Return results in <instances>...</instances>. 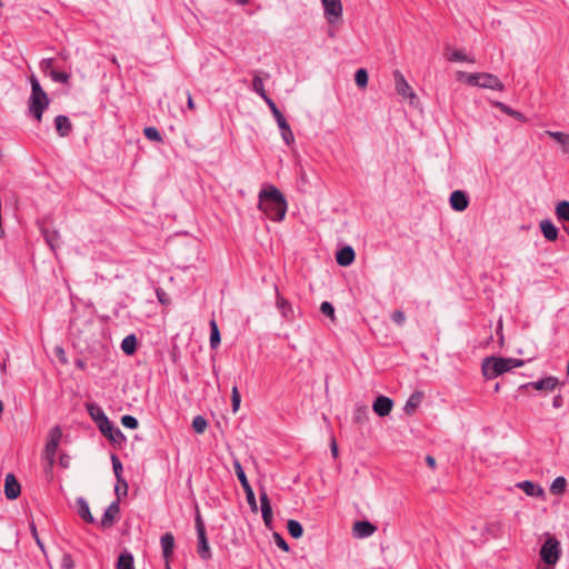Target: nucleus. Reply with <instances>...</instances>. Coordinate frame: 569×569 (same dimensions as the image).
<instances>
[{"label": "nucleus", "mask_w": 569, "mask_h": 569, "mask_svg": "<svg viewBox=\"0 0 569 569\" xmlns=\"http://www.w3.org/2000/svg\"><path fill=\"white\" fill-rule=\"evenodd\" d=\"M21 492V487L13 473H8L4 478V495L9 500L17 499Z\"/></svg>", "instance_id": "nucleus-16"}, {"label": "nucleus", "mask_w": 569, "mask_h": 569, "mask_svg": "<svg viewBox=\"0 0 569 569\" xmlns=\"http://www.w3.org/2000/svg\"><path fill=\"white\" fill-rule=\"evenodd\" d=\"M546 134L561 144L563 152H569V134L560 131H546Z\"/></svg>", "instance_id": "nucleus-34"}, {"label": "nucleus", "mask_w": 569, "mask_h": 569, "mask_svg": "<svg viewBox=\"0 0 569 569\" xmlns=\"http://www.w3.org/2000/svg\"><path fill=\"white\" fill-rule=\"evenodd\" d=\"M277 308L280 310L281 315L287 319V320H292L295 315H293V309L290 305V302L283 298L278 291H277Z\"/></svg>", "instance_id": "nucleus-28"}, {"label": "nucleus", "mask_w": 569, "mask_h": 569, "mask_svg": "<svg viewBox=\"0 0 569 569\" xmlns=\"http://www.w3.org/2000/svg\"><path fill=\"white\" fill-rule=\"evenodd\" d=\"M116 569H136L132 553L127 550L121 552L118 557Z\"/></svg>", "instance_id": "nucleus-31"}, {"label": "nucleus", "mask_w": 569, "mask_h": 569, "mask_svg": "<svg viewBox=\"0 0 569 569\" xmlns=\"http://www.w3.org/2000/svg\"><path fill=\"white\" fill-rule=\"evenodd\" d=\"M423 400V392L422 391H415L411 393V396L408 398L405 405V412L409 416L413 415L417 410V408L421 405Z\"/></svg>", "instance_id": "nucleus-25"}, {"label": "nucleus", "mask_w": 569, "mask_h": 569, "mask_svg": "<svg viewBox=\"0 0 569 569\" xmlns=\"http://www.w3.org/2000/svg\"><path fill=\"white\" fill-rule=\"evenodd\" d=\"M260 508L262 519L267 528H271L272 523V508L267 492L263 490L260 492Z\"/></svg>", "instance_id": "nucleus-18"}, {"label": "nucleus", "mask_w": 569, "mask_h": 569, "mask_svg": "<svg viewBox=\"0 0 569 569\" xmlns=\"http://www.w3.org/2000/svg\"><path fill=\"white\" fill-rule=\"evenodd\" d=\"M194 523L198 538L197 552L202 560H209L212 557V553L207 537L206 526L198 509L196 512Z\"/></svg>", "instance_id": "nucleus-4"}, {"label": "nucleus", "mask_w": 569, "mask_h": 569, "mask_svg": "<svg viewBox=\"0 0 569 569\" xmlns=\"http://www.w3.org/2000/svg\"><path fill=\"white\" fill-rule=\"evenodd\" d=\"M43 239L51 251L56 253L57 249L60 247V234L57 230L50 231L47 228H40Z\"/></svg>", "instance_id": "nucleus-23"}, {"label": "nucleus", "mask_w": 569, "mask_h": 569, "mask_svg": "<svg viewBox=\"0 0 569 569\" xmlns=\"http://www.w3.org/2000/svg\"><path fill=\"white\" fill-rule=\"evenodd\" d=\"M520 487L523 489V491L528 496H535L536 495L537 486L533 482L527 480V481L521 482Z\"/></svg>", "instance_id": "nucleus-53"}, {"label": "nucleus", "mask_w": 569, "mask_h": 569, "mask_svg": "<svg viewBox=\"0 0 569 569\" xmlns=\"http://www.w3.org/2000/svg\"><path fill=\"white\" fill-rule=\"evenodd\" d=\"M99 430L112 443L120 445L126 441V437L122 431L114 427L110 420L99 426Z\"/></svg>", "instance_id": "nucleus-9"}, {"label": "nucleus", "mask_w": 569, "mask_h": 569, "mask_svg": "<svg viewBox=\"0 0 569 569\" xmlns=\"http://www.w3.org/2000/svg\"><path fill=\"white\" fill-rule=\"evenodd\" d=\"M482 375L487 379H495L498 376L510 371L508 358L487 357L481 365Z\"/></svg>", "instance_id": "nucleus-3"}, {"label": "nucleus", "mask_w": 569, "mask_h": 569, "mask_svg": "<svg viewBox=\"0 0 569 569\" xmlns=\"http://www.w3.org/2000/svg\"><path fill=\"white\" fill-rule=\"evenodd\" d=\"M355 250L350 246H345L336 254L337 263L341 267L350 266L355 261Z\"/></svg>", "instance_id": "nucleus-19"}, {"label": "nucleus", "mask_w": 569, "mask_h": 569, "mask_svg": "<svg viewBox=\"0 0 569 569\" xmlns=\"http://www.w3.org/2000/svg\"><path fill=\"white\" fill-rule=\"evenodd\" d=\"M330 448H331L332 456L337 457L338 456V447H337L336 440L331 441Z\"/></svg>", "instance_id": "nucleus-63"}, {"label": "nucleus", "mask_w": 569, "mask_h": 569, "mask_svg": "<svg viewBox=\"0 0 569 569\" xmlns=\"http://www.w3.org/2000/svg\"><path fill=\"white\" fill-rule=\"evenodd\" d=\"M87 411L91 419L96 422L97 427L103 425L106 421L109 420L102 408L97 403H87L86 405Z\"/></svg>", "instance_id": "nucleus-20"}, {"label": "nucleus", "mask_w": 569, "mask_h": 569, "mask_svg": "<svg viewBox=\"0 0 569 569\" xmlns=\"http://www.w3.org/2000/svg\"><path fill=\"white\" fill-rule=\"evenodd\" d=\"M560 553V542L553 536H548L539 552L541 560L546 565L553 566L559 560Z\"/></svg>", "instance_id": "nucleus-6"}, {"label": "nucleus", "mask_w": 569, "mask_h": 569, "mask_svg": "<svg viewBox=\"0 0 569 569\" xmlns=\"http://www.w3.org/2000/svg\"><path fill=\"white\" fill-rule=\"evenodd\" d=\"M391 320L399 327L403 326L406 322V316L405 312L400 309L395 310L391 313Z\"/></svg>", "instance_id": "nucleus-49"}, {"label": "nucleus", "mask_w": 569, "mask_h": 569, "mask_svg": "<svg viewBox=\"0 0 569 569\" xmlns=\"http://www.w3.org/2000/svg\"><path fill=\"white\" fill-rule=\"evenodd\" d=\"M320 311L329 317L331 320H335V308L332 306V303H330L329 301H323L320 306Z\"/></svg>", "instance_id": "nucleus-48"}, {"label": "nucleus", "mask_w": 569, "mask_h": 569, "mask_svg": "<svg viewBox=\"0 0 569 569\" xmlns=\"http://www.w3.org/2000/svg\"><path fill=\"white\" fill-rule=\"evenodd\" d=\"M233 467H234L236 475L241 483V487L243 488V491L246 493L247 501L250 506V509L253 512H256L258 510L256 496H254L252 487L250 486V483L247 479L243 468H242L241 463L237 460L234 461Z\"/></svg>", "instance_id": "nucleus-8"}, {"label": "nucleus", "mask_w": 569, "mask_h": 569, "mask_svg": "<svg viewBox=\"0 0 569 569\" xmlns=\"http://www.w3.org/2000/svg\"><path fill=\"white\" fill-rule=\"evenodd\" d=\"M29 527H30V532H31L32 537L36 539V529H37L36 522L32 520L30 522Z\"/></svg>", "instance_id": "nucleus-64"}, {"label": "nucleus", "mask_w": 569, "mask_h": 569, "mask_svg": "<svg viewBox=\"0 0 569 569\" xmlns=\"http://www.w3.org/2000/svg\"><path fill=\"white\" fill-rule=\"evenodd\" d=\"M466 77L467 83L472 87H480L485 89H492L497 91H503L505 84L500 79L492 73H466L463 71L458 72V79Z\"/></svg>", "instance_id": "nucleus-2"}, {"label": "nucleus", "mask_w": 569, "mask_h": 569, "mask_svg": "<svg viewBox=\"0 0 569 569\" xmlns=\"http://www.w3.org/2000/svg\"><path fill=\"white\" fill-rule=\"evenodd\" d=\"M393 78L396 83V91L398 94L403 98H409L410 100L417 98L411 86L407 82L403 74L399 70L393 71Z\"/></svg>", "instance_id": "nucleus-11"}, {"label": "nucleus", "mask_w": 569, "mask_h": 569, "mask_svg": "<svg viewBox=\"0 0 569 569\" xmlns=\"http://www.w3.org/2000/svg\"><path fill=\"white\" fill-rule=\"evenodd\" d=\"M562 402H563L562 396L561 395H557V396L553 397L552 406L555 408H560L562 406Z\"/></svg>", "instance_id": "nucleus-61"}, {"label": "nucleus", "mask_w": 569, "mask_h": 569, "mask_svg": "<svg viewBox=\"0 0 569 569\" xmlns=\"http://www.w3.org/2000/svg\"><path fill=\"white\" fill-rule=\"evenodd\" d=\"M392 407V399L386 396H378L372 405L375 413L378 415L379 417L388 416L391 412Z\"/></svg>", "instance_id": "nucleus-15"}, {"label": "nucleus", "mask_w": 569, "mask_h": 569, "mask_svg": "<svg viewBox=\"0 0 569 569\" xmlns=\"http://www.w3.org/2000/svg\"><path fill=\"white\" fill-rule=\"evenodd\" d=\"M426 463L431 468V469H435L436 468V459L432 457V456H427L426 457Z\"/></svg>", "instance_id": "nucleus-62"}, {"label": "nucleus", "mask_w": 569, "mask_h": 569, "mask_svg": "<svg viewBox=\"0 0 569 569\" xmlns=\"http://www.w3.org/2000/svg\"><path fill=\"white\" fill-rule=\"evenodd\" d=\"M377 527L368 520H359L353 523L352 535L355 538L363 539L372 536Z\"/></svg>", "instance_id": "nucleus-13"}, {"label": "nucleus", "mask_w": 569, "mask_h": 569, "mask_svg": "<svg viewBox=\"0 0 569 569\" xmlns=\"http://www.w3.org/2000/svg\"><path fill=\"white\" fill-rule=\"evenodd\" d=\"M368 79H369V76H368V72L366 69L360 68L356 71L355 81L359 88H361V89L366 88L368 84Z\"/></svg>", "instance_id": "nucleus-43"}, {"label": "nucleus", "mask_w": 569, "mask_h": 569, "mask_svg": "<svg viewBox=\"0 0 569 569\" xmlns=\"http://www.w3.org/2000/svg\"><path fill=\"white\" fill-rule=\"evenodd\" d=\"M566 486H567V480H566V478H563V477H557V478L552 481V483H551V486H550V492H551L552 495H557V496H558V495H562V493L565 492V490H566Z\"/></svg>", "instance_id": "nucleus-41"}, {"label": "nucleus", "mask_w": 569, "mask_h": 569, "mask_svg": "<svg viewBox=\"0 0 569 569\" xmlns=\"http://www.w3.org/2000/svg\"><path fill=\"white\" fill-rule=\"evenodd\" d=\"M59 463L62 468H68L70 463V457L66 453L60 455Z\"/></svg>", "instance_id": "nucleus-59"}, {"label": "nucleus", "mask_w": 569, "mask_h": 569, "mask_svg": "<svg viewBox=\"0 0 569 569\" xmlns=\"http://www.w3.org/2000/svg\"><path fill=\"white\" fill-rule=\"evenodd\" d=\"M508 362H509L510 370L513 369V368L522 367L525 365V360H522V359H515V358H508Z\"/></svg>", "instance_id": "nucleus-57"}, {"label": "nucleus", "mask_w": 569, "mask_h": 569, "mask_svg": "<svg viewBox=\"0 0 569 569\" xmlns=\"http://www.w3.org/2000/svg\"><path fill=\"white\" fill-rule=\"evenodd\" d=\"M287 201L278 188L272 184L263 187L259 192L258 208L273 221L283 220L287 212Z\"/></svg>", "instance_id": "nucleus-1"}, {"label": "nucleus", "mask_w": 569, "mask_h": 569, "mask_svg": "<svg viewBox=\"0 0 569 569\" xmlns=\"http://www.w3.org/2000/svg\"><path fill=\"white\" fill-rule=\"evenodd\" d=\"M187 106H188V109H190L192 111L196 110V104L193 102L190 91H187Z\"/></svg>", "instance_id": "nucleus-60"}, {"label": "nucleus", "mask_w": 569, "mask_h": 569, "mask_svg": "<svg viewBox=\"0 0 569 569\" xmlns=\"http://www.w3.org/2000/svg\"><path fill=\"white\" fill-rule=\"evenodd\" d=\"M287 530H288L289 535L295 539H299L303 535L302 525L298 520H295V519L288 520Z\"/></svg>", "instance_id": "nucleus-36"}, {"label": "nucleus", "mask_w": 569, "mask_h": 569, "mask_svg": "<svg viewBox=\"0 0 569 569\" xmlns=\"http://www.w3.org/2000/svg\"><path fill=\"white\" fill-rule=\"evenodd\" d=\"M119 512H120L119 501L111 502L109 505V507L106 509V511L100 520V526L102 528H110L113 525L117 517L119 516Z\"/></svg>", "instance_id": "nucleus-17"}, {"label": "nucleus", "mask_w": 569, "mask_h": 569, "mask_svg": "<svg viewBox=\"0 0 569 569\" xmlns=\"http://www.w3.org/2000/svg\"><path fill=\"white\" fill-rule=\"evenodd\" d=\"M210 326V348L217 349L221 342L220 331L214 319H211L209 322Z\"/></svg>", "instance_id": "nucleus-35"}, {"label": "nucleus", "mask_w": 569, "mask_h": 569, "mask_svg": "<svg viewBox=\"0 0 569 569\" xmlns=\"http://www.w3.org/2000/svg\"><path fill=\"white\" fill-rule=\"evenodd\" d=\"M156 296H157L158 301L161 305H163V306L170 305L171 299H170L169 295L162 288L156 289Z\"/></svg>", "instance_id": "nucleus-50"}, {"label": "nucleus", "mask_w": 569, "mask_h": 569, "mask_svg": "<svg viewBox=\"0 0 569 569\" xmlns=\"http://www.w3.org/2000/svg\"><path fill=\"white\" fill-rule=\"evenodd\" d=\"M121 423L128 429H137L139 426L138 419L130 415L122 416Z\"/></svg>", "instance_id": "nucleus-46"}, {"label": "nucleus", "mask_w": 569, "mask_h": 569, "mask_svg": "<svg viewBox=\"0 0 569 569\" xmlns=\"http://www.w3.org/2000/svg\"><path fill=\"white\" fill-rule=\"evenodd\" d=\"M52 64H53V59H43L41 62H40V69L43 73H48L50 74V71L51 70H54L52 68Z\"/></svg>", "instance_id": "nucleus-56"}, {"label": "nucleus", "mask_w": 569, "mask_h": 569, "mask_svg": "<svg viewBox=\"0 0 569 569\" xmlns=\"http://www.w3.org/2000/svg\"><path fill=\"white\" fill-rule=\"evenodd\" d=\"M208 426V422L204 417L202 416H196L192 420V428L194 432L197 433H203L206 428Z\"/></svg>", "instance_id": "nucleus-44"}, {"label": "nucleus", "mask_w": 569, "mask_h": 569, "mask_svg": "<svg viewBox=\"0 0 569 569\" xmlns=\"http://www.w3.org/2000/svg\"><path fill=\"white\" fill-rule=\"evenodd\" d=\"M268 107H269L272 116L276 118V121H277L278 127H279V129L281 131V137H282L284 143L287 146L292 144L295 142V136H293V132H292L288 121L286 120L284 116L279 110V108L277 107L274 101L269 103Z\"/></svg>", "instance_id": "nucleus-7"}, {"label": "nucleus", "mask_w": 569, "mask_h": 569, "mask_svg": "<svg viewBox=\"0 0 569 569\" xmlns=\"http://www.w3.org/2000/svg\"><path fill=\"white\" fill-rule=\"evenodd\" d=\"M56 130L61 137H67L72 129L71 121L66 116H57L54 119Z\"/></svg>", "instance_id": "nucleus-27"}, {"label": "nucleus", "mask_w": 569, "mask_h": 569, "mask_svg": "<svg viewBox=\"0 0 569 569\" xmlns=\"http://www.w3.org/2000/svg\"><path fill=\"white\" fill-rule=\"evenodd\" d=\"M76 505L78 507V515L80 518L87 523H93L94 518L90 511L87 500L83 497H79L76 500Z\"/></svg>", "instance_id": "nucleus-24"}, {"label": "nucleus", "mask_w": 569, "mask_h": 569, "mask_svg": "<svg viewBox=\"0 0 569 569\" xmlns=\"http://www.w3.org/2000/svg\"><path fill=\"white\" fill-rule=\"evenodd\" d=\"M252 90L264 100L267 106L273 101L267 94V92L264 90V87H263V81H262L261 77L258 73H256L253 79H252Z\"/></svg>", "instance_id": "nucleus-30"}, {"label": "nucleus", "mask_w": 569, "mask_h": 569, "mask_svg": "<svg viewBox=\"0 0 569 569\" xmlns=\"http://www.w3.org/2000/svg\"><path fill=\"white\" fill-rule=\"evenodd\" d=\"M273 539H274V542L276 545L283 551H289V545L287 543V541L283 539V537L278 533V532H274L273 533Z\"/></svg>", "instance_id": "nucleus-54"}, {"label": "nucleus", "mask_w": 569, "mask_h": 569, "mask_svg": "<svg viewBox=\"0 0 569 569\" xmlns=\"http://www.w3.org/2000/svg\"><path fill=\"white\" fill-rule=\"evenodd\" d=\"M493 106L496 108H498L500 111H502L503 113L517 119L518 121H521V122L527 121V117L523 113H521L517 110H513L512 108H510L509 106H507L503 102L497 101L493 103Z\"/></svg>", "instance_id": "nucleus-32"}, {"label": "nucleus", "mask_w": 569, "mask_h": 569, "mask_svg": "<svg viewBox=\"0 0 569 569\" xmlns=\"http://www.w3.org/2000/svg\"><path fill=\"white\" fill-rule=\"evenodd\" d=\"M49 98L38 83V122L41 120L42 111L48 107Z\"/></svg>", "instance_id": "nucleus-38"}, {"label": "nucleus", "mask_w": 569, "mask_h": 569, "mask_svg": "<svg viewBox=\"0 0 569 569\" xmlns=\"http://www.w3.org/2000/svg\"><path fill=\"white\" fill-rule=\"evenodd\" d=\"M556 217L560 221L569 222V201L562 200L557 203Z\"/></svg>", "instance_id": "nucleus-37"}, {"label": "nucleus", "mask_w": 569, "mask_h": 569, "mask_svg": "<svg viewBox=\"0 0 569 569\" xmlns=\"http://www.w3.org/2000/svg\"><path fill=\"white\" fill-rule=\"evenodd\" d=\"M114 492H116L118 499H120L121 497H126L128 493V482L126 481V487H124L122 482H119L117 480V483L114 487Z\"/></svg>", "instance_id": "nucleus-55"}, {"label": "nucleus", "mask_w": 569, "mask_h": 569, "mask_svg": "<svg viewBox=\"0 0 569 569\" xmlns=\"http://www.w3.org/2000/svg\"><path fill=\"white\" fill-rule=\"evenodd\" d=\"M367 420H368V408L366 406L357 407L353 412V421L356 423L362 425Z\"/></svg>", "instance_id": "nucleus-42"}, {"label": "nucleus", "mask_w": 569, "mask_h": 569, "mask_svg": "<svg viewBox=\"0 0 569 569\" xmlns=\"http://www.w3.org/2000/svg\"><path fill=\"white\" fill-rule=\"evenodd\" d=\"M240 402H241V396H240L238 388L234 386L232 388V393H231V406H232L233 412L238 411V409L240 407Z\"/></svg>", "instance_id": "nucleus-47"}, {"label": "nucleus", "mask_w": 569, "mask_h": 569, "mask_svg": "<svg viewBox=\"0 0 569 569\" xmlns=\"http://www.w3.org/2000/svg\"><path fill=\"white\" fill-rule=\"evenodd\" d=\"M446 57L451 62H475V59L469 58L463 50L461 49H455L451 50V48L448 46L446 48Z\"/></svg>", "instance_id": "nucleus-26"}, {"label": "nucleus", "mask_w": 569, "mask_h": 569, "mask_svg": "<svg viewBox=\"0 0 569 569\" xmlns=\"http://www.w3.org/2000/svg\"><path fill=\"white\" fill-rule=\"evenodd\" d=\"M61 437H62V432H61L60 427H58V426L53 427L49 432V438H48V441L46 443V447H44V450L42 453V458L47 462V466L44 468L46 471L47 470L51 471V469L53 467L54 457H56L57 449H58Z\"/></svg>", "instance_id": "nucleus-5"}, {"label": "nucleus", "mask_w": 569, "mask_h": 569, "mask_svg": "<svg viewBox=\"0 0 569 569\" xmlns=\"http://www.w3.org/2000/svg\"><path fill=\"white\" fill-rule=\"evenodd\" d=\"M325 16L329 23H335L342 16L341 0H321Z\"/></svg>", "instance_id": "nucleus-10"}, {"label": "nucleus", "mask_w": 569, "mask_h": 569, "mask_svg": "<svg viewBox=\"0 0 569 569\" xmlns=\"http://www.w3.org/2000/svg\"><path fill=\"white\" fill-rule=\"evenodd\" d=\"M137 347L138 339L133 333L127 336L121 342V349L128 356H132L137 351Z\"/></svg>", "instance_id": "nucleus-33"}, {"label": "nucleus", "mask_w": 569, "mask_h": 569, "mask_svg": "<svg viewBox=\"0 0 569 569\" xmlns=\"http://www.w3.org/2000/svg\"><path fill=\"white\" fill-rule=\"evenodd\" d=\"M559 385V380L556 377H547L538 381L528 382L520 386V389L532 388L539 391H552Z\"/></svg>", "instance_id": "nucleus-12"}, {"label": "nucleus", "mask_w": 569, "mask_h": 569, "mask_svg": "<svg viewBox=\"0 0 569 569\" xmlns=\"http://www.w3.org/2000/svg\"><path fill=\"white\" fill-rule=\"evenodd\" d=\"M449 203L452 210L461 212L469 206V198L462 190H455L451 192Z\"/></svg>", "instance_id": "nucleus-14"}, {"label": "nucleus", "mask_w": 569, "mask_h": 569, "mask_svg": "<svg viewBox=\"0 0 569 569\" xmlns=\"http://www.w3.org/2000/svg\"><path fill=\"white\" fill-rule=\"evenodd\" d=\"M60 566L62 569H72L74 567L72 557L69 553L63 552L61 555Z\"/></svg>", "instance_id": "nucleus-52"}, {"label": "nucleus", "mask_w": 569, "mask_h": 569, "mask_svg": "<svg viewBox=\"0 0 569 569\" xmlns=\"http://www.w3.org/2000/svg\"><path fill=\"white\" fill-rule=\"evenodd\" d=\"M31 84V94L29 98V113L36 118V76L32 73L29 77Z\"/></svg>", "instance_id": "nucleus-40"}, {"label": "nucleus", "mask_w": 569, "mask_h": 569, "mask_svg": "<svg viewBox=\"0 0 569 569\" xmlns=\"http://www.w3.org/2000/svg\"><path fill=\"white\" fill-rule=\"evenodd\" d=\"M111 461H112V469H113L117 480L119 482H122L123 486L126 487V479L122 477L123 467H122L120 459L118 458L117 455L113 453L111 456Z\"/></svg>", "instance_id": "nucleus-39"}, {"label": "nucleus", "mask_w": 569, "mask_h": 569, "mask_svg": "<svg viewBox=\"0 0 569 569\" xmlns=\"http://www.w3.org/2000/svg\"><path fill=\"white\" fill-rule=\"evenodd\" d=\"M144 137L151 141L160 142L162 141V137L159 130L154 127H147L143 130Z\"/></svg>", "instance_id": "nucleus-45"}, {"label": "nucleus", "mask_w": 569, "mask_h": 569, "mask_svg": "<svg viewBox=\"0 0 569 569\" xmlns=\"http://www.w3.org/2000/svg\"><path fill=\"white\" fill-rule=\"evenodd\" d=\"M49 76L56 82H67L69 79V74L63 71L51 70Z\"/></svg>", "instance_id": "nucleus-51"}, {"label": "nucleus", "mask_w": 569, "mask_h": 569, "mask_svg": "<svg viewBox=\"0 0 569 569\" xmlns=\"http://www.w3.org/2000/svg\"><path fill=\"white\" fill-rule=\"evenodd\" d=\"M54 352H56V356L59 358V360L62 362V363H67V357H66V352L63 350L62 347H59L57 346L54 348Z\"/></svg>", "instance_id": "nucleus-58"}, {"label": "nucleus", "mask_w": 569, "mask_h": 569, "mask_svg": "<svg viewBox=\"0 0 569 569\" xmlns=\"http://www.w3.org/2000/svg\"><path fill=\"white\" fill-rule=\"evenodd\" d=\"M162 556L164 560H170L174 549V537L171 532H166L160 539Z\"/></svg>", "instance_id": "nucleus-22"}, {"label": "nucleus", "mask_w": 569, "mask_h": 569, "mask_svg": "<svg viewBox=\"0 0 569 569\" xmlns=\"http://www.w3.org/2000/svg\"><path fill=\"white\" fill-rule=\"evenodd\" d=\"M540 230L543 237L549 241H556L558 238L557 227L548 219L540 222Z\"/></svg>", "instance_id": "nucleus-29"}, {"label": "nucleus", "mask_w": 569, "mask_h": 569, "mask_svg": "<svg viewBox=\"0 0 569 569\" xmlns=\"http://www.w3.org/2000/svg\"><path fill=\"white\" fill-rule=\"evenodd\" d=\"M503 535V523L499 520L489 521L486 523L483 528L482 536L486 537V539L493 538H500Z\"/></svg>", "instance_id": "nucleus-21"}]
</instances>
